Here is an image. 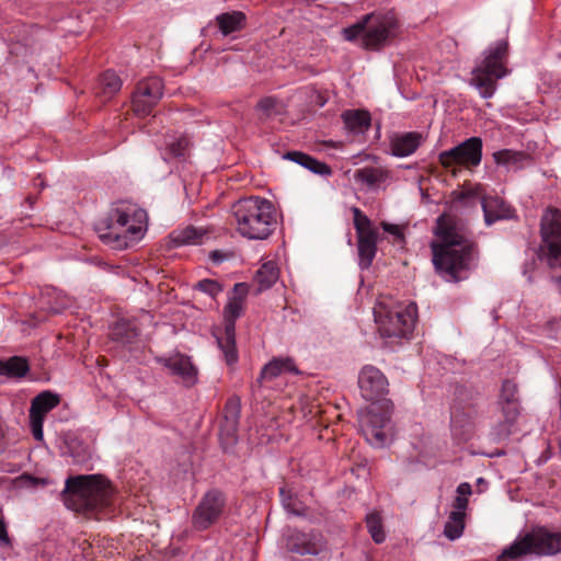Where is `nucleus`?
<instances>
[{
	"label": "nucleus",
	"instance_id": "bb28decb",
	"mask_svg": "<svg viewBox=\"0 0 561 561\" xmlns=\"http://www.w3.org/2000/svg\"><path fill=\"white\" fill-rule=\"evenodd\" d=\"M206 236L207 231L205 229L187 226L183 229L173 230L170 234V239L174 247L196 245L203 243Z\"/></svg>",
	"mask_w": 561,
	"mask_h": 561
},
{
	"label": "nucleus",
	"instance_id": "e433bc0d",
	"mask_svg": "<svg viewBox=\"0 0 561 561\" xmlns=\"http://www.w3.org/2000/svg\"><path fill=\"white\" fill-rule=\"evenodd\" d=\"M190 147L186 137H180L167 144V154L172 158H184Z\"/></svg>",
	"mask_w": 561,
	"mask_h": 561
},
{
	"label": "nucleus",
	"instance_id": "20e7f679",
	"mask_svg": "<svg viewBox=\"0 0 561 561\" xmlns=\"http://www.w3.org/2000/svg\"><path fill=\"white\" fill-rule=\"evenodd\" d=\"M232 217L237 231L244 238L264 240L277 226L274 205L257 196L238 201L232 206Z\"/></svg>",
	"mask_w": 561,
	"mask_h": 561
},
{
	"label": "nucleus",
	"instance_id": "8fccbe9b",
	"mask_svg": "<svg viewBox=\"0 0 561 561\" xmlns=\"http://www.w3.org/2000/svg\"><path fill=\"white\" fill-rule=\"evenodd\" d=\"M271 282L267 283H261V287L257 289V293H261L262 290H265L271 287Z\"/></svg>",
	"mask_w": 561,
	"mask_h": 561
},
{
	"label": "nucleus",
	"instance_id": "4be33fe9",
	"mask_svg": "<svg viewBox=\"0 0 561 561\" xmlns=\"http://www.w3.org/2000/svg\"><path fill=\"white\" fill-rule=\"evenodd\" d=\"M283 373L297 374L298 370L291 358H273L270 363L263 366L260 376L252 385L253 389L261 388L265 381L272 380Z\"/></svg>",
	"mask_w": 561,
	"mask_h": 561
},
{
	"label": "nucleus",
	"instance_id": "ddd939ff",
	"mask_svg": "<svg viewBox=\"0 0 561 561\" xmlns=\"http://www.w3.org/2000/svg\"><path fill=\"white\" fill-rule=\"evenodd\" d=\"M353 222L357 236V251L360 268H368L377 252L379 232L371 220L357 207L353 208Z\"/></svg>",
	"mask_w": 561,
	"mask_h": 561
},
{
	"label": "nucleus",
	"instance_id": "9d476101",
	"mask_svg": "<svg viewBox=\"0 0 561 561\" xmlns=\"http://www.w3.org/2000/svg\"><path fill=\"white\" fill-rule=\"evenodd\" d=\"M248 293V283H236L232 293L229 295L228 304L224 309L225 334L217 340L228 365H232L238 360V352L236 347V320L243 312Z\"/></svg>",
	"mask_w": 561,
	"mask_h": 561
},
{
	"label": "nucleus",
	"instance_id": "72a5a7b5",
	"mask_svg": "<svg viewBox=\"0 0 561 561\" xmlns=\"http://www.w3.org/2000/svg\"><path fill=\"white\" fill-rule=\"evenodd\" d=\"M465 513L451 512L445 525L444 534L447 538L455 540L462 535L465 528Z\"/></svg>",
	"mask_w": 561,
	"mask_h": 561
},
{
	"label": "nucleus",
	"instance_id": "b1692460",
	"mask_svg": "<svg viewBox=\"0 0 561 561\" xmlns=\"http://www.w3.org/2000/svg\"><path fill=\"white\" fill-rule=\"evenodd\" d=\"M240 417V401L238 398H230L222 411V421L220 424V436H226L234 440Z\"/></svg>",
	"mask_w": 561,
	"mask_h": 561
},
{
	"label": "nucleus",
	"instance_id": "5701e85b",
	"mask_svg": "<svg viewBox=\"0 0 561 561\" xmlns=\"http://www.w3.org/2000/svg\"><path fill=\"white\" fill-rule=\"evenodd\" d=\"M159 362L168 367L173 375L181 377L187 386L195 382L197 370L188 357L176 354L168 358H159Z\"/></svg>",
	"mask_w": 561,
	"mask_h": 561
},
{
	"label": "nucleus",
	"instance_id": "0eeeda50",
	"mask_svg": "<svg viewBox=\"0 0 561 561\" xmlns=\"http://www.w3.org/2000/svg\"><path fill=\"white\" fill-rule=\"evenodd\" d=\"M561 552V533L535 527L505 547L496 561H520L528 556H553Z\"/></svg>",
	"mask_w": 561,
	"mask_h": 561
},
{
	"label": "nucleus",
	"instance_id": "a18cd8bd",
	"mask_svg": "<svg viewBox=\"0 0 561 561\" xmlns=\"http://www.w3.org/2000/svg\"><path fill=\"white\" fill-rule=\"evenodd\" d=\"M103 270H108L116 277H125V270L119 266H112L106 263H100Z\"/></svg>",
	"mask_w": 561,
	"mask_h": 561
},
{
	"label": "nucleus",
	"instance_id": "f03ea898",
	"mask_svg": "<svg viewBox=\"0 0 561 561\" xmlns=\"http://www.w3.org/2000/svg\"><path fill=\"white\" fill-rule=\"evenodd\" d=\"M114 488L101 474H81L66 480L62 497L65 505L88 518L102 519L112 505Z\"/></svg>",
	"mask_w": 561,
	"mask_h": 561
},
{
	"label": "nucleus",
	"instance_id": "7c9ffc66",
	"mask_svg": "<svg viewBox=\"0 0 561 561\" xmlns=\"http://www.w3.org/2000/svg\"><path fill=\"white\" fill-rule=\"evenodd\" d=\"M219 30L224 35H229L243 27L245 15L242 12L233 11L219 14L217 18Z\"/></svg>",
	"mask_w": 561,
	"mask_h": 561
},
{
	"label": "nucleus",
	"instance_id": "412c9836",
	"mask_svg": "<svg viewBox=\"0 0 561 561\" xmlns=\"http://www.w3.org/2000/svg\"><path fill=\"white\" fill-rule=\"evenodd\" d=\"M482 209L488 226L494 224L496 220L510 219L514 215V209L499 196L483 197Z\"/></svg>",
	"mask_w": 561,
	"mask_h": 561
},
{
	"label": "nucleus",
	"instance_id": "aec40b11",
	"mask_svg": "<svg viewBox=\"0 0 561 561\" xmlns=\"http://www.w3.org/2000/svg\"><path fill=\"white\" fill-rule=\"evenodd\" d=\"M139 336V328L135 320L121 318L110 329V337L122 346H131Z\"/></svg>",
	"mask_w": 561,
	"mask_h": 561
},
{
	"label": "nucleus",
	"instance_id": "49530a36",
	"mask_svg": "<svg viewBox=\"0 0 561 561\" xmlns=\"http://www.w3.org/2000/svg\"><path fill=\"white\" fill-rule=\"evenodd\" d=\"M468 506V499L465 496H457L454 501V512H463Z\"/></svg>",
	"mask_w": 561,
	"mask_h": 561
},
{
	"label": "nucleus",
	"instance_id": "de8ad7c7",
	"mask_svg": "<svg viewBox=\"0 0 561 561\" xmlns=\"http://www.w3.org/2000/svg\"><path fill=\"white\" fill-rule=\"evenodd\" d=\"M9 543H10V538L8 536L7 527H5V524L2 519V517L0 516V545H9Z\"/></svg>",
	"mask_w": 561,
	"mask_h": 561
},
{
	"label": "nucleus",
	"instance_id": "f704fd0d",
	"mask_svg": "<svg viewBox=\"0 0 561 561\" xmlns=\"http://www.w3.org/2000/svg\"><path fill=\"white\" fill-rule=\"evenodd\" d=\"M366 526L376 543H381L385 540L386 535L382 529L381 517L377 512L370 513L366 516Z\"/></svg>",
	"mask_w": 561,
	"mask_h": 561
},
{
	"label": "nucleus",
	"instance_id": "6e6552de",
	"mask_svg": "<svg viewBox=\"0 0 561 561\" xmlns=\"http://www.w3.org/2000/svg\"><path fill=\"white\" fill-rule=\"evenodd\" d=\"M539 257L553 272L552 280H561V211L548 209L540 225Z\"/></svg>",
	"mask_w": 561,
	"mask_h": 561
},
{
	"label": "nucleus",
	"instance_id": "c03bdc74",
	"mask_svg": "<svg viewBox=\"0 0 561 561\" xmlns=\"http://www.w3.org/2000/svg\"><path fill=\"white\" fill-rule=\"evenodd\" d=\"M276 100L274 98L267 96L262 99L257 103V108L263 112V114L267 117L271 116L273 110L275 108Z\"/></svg>",
	"mask_w": 561,
	"mask_h": 561
},
{
	"label": "nucleus",
	"instance_id": "2f4dec72",
	"mask_svg": "<svg viewBox=\"0 0 561 561\" xmlns=\"http://www.w3.org/2000/svg\"><path fill=\"white\" fill-rule=\"evenodd\" d=\"M343 119L348 129L360 133L370 126V115L366 111H346L343 113Z\"/></svg>",
	"mask_w": 561,
	"mask_h": 561
},
{
	"label": "nucleus",
	"instance_id": "473e14b6",
	"mask_svg": "<svg viewBox=\"0 0 561 561\" xmlns=\"http://www.w3.org/2000/svg\"><path fill=\"white\" fill-rule=\"evenodd\" d=\"M493 158L497 164L519 167L525 160H527L528 154L523 151L503 149L494 152Z\"/></svg>",
	"mask_w": 561,
	"mask_h": 561
},
{
	"label": "nucleus",
	"instance_id": "dca6fc26",
	"mask_svg": "<svg viewBox=\"0 0 561 561\" xmlns=\"http://www.w3.org/2000/svg\"><path fill=\"white\" fill-rule=\"evenodd\" d=\"M388 379L373 365H365L358 374V387L367 401H377L388 393Z\"/></svg>",
	"mask_w": 561,
	"mask_h": 561
},
{
	"label": "nucleus",
	"instance_id": "a19ab883",
	"mask_svg": "<svg viewBox=\"0 0 561 561\" xmlns=\"http://www.w3.org/2000/svg\"><path fill=\"white\" fill-rule=\"evenodd\" d=\"M209 262L213 266H219L224 262L234 257V252L230 250H214L209 252Z\"/></svg>",
	"mask_w": 561,
	"mask_h": 561
},
{
	"label": "nucleus",
	"instance_id": "cd10ccee",
	"mask_svg": "<svg viewBox=\"0 0 561 561\" xmlns=\"http://www.w3.org/2000/svg\"><path fill=\"white\" fill-rule=\"evenodd\" d=\"M421 141L420 133L412 131L400 135L391 141L392 153L397 157L410 156L420 147Z\"/></svg>",
	"mask_w": 561,
	"mask_h": 561
},
{
	"label": "nucleus",
	"instance_id": "ea45409f",
	"mask_svg": "<svg viewBox=\"0 0 561 561\" xmlns=\"http://www.w3.org/2000/svg\"><path fill=\"white\" fill-rule=\"evenodd\" d=\"M513 424L514 423H508L507 421L503 420L500 421L497 424L493 425L491 431L493 439L502 440L507 438L512 432Z\"/></svg>",
	"mask_w": 561,
	"mask_h": 561
},
{
	"label": "nucleus",
	"instance_id": "603ef678",
	"mask_svg": "<svg viewBox=\"0 0 561 561\" xmlns=\"http://www.w3.org/2000/svg\"><path fill=\"white\" fill-rule=\"evenodd\" d=\"M128 277L131 278V280H136L135 276H128Z\"/></svg>",
	"mask_w": 561,
	"mask_h": 561
},
{
	"label": "nucleus",
	"instance_id": "79ce46f5",
	"mask_svg": "<svg viewBox=\"0 0 561 561\" xmlns=\"http://www.w3.org/2000/svg\"><path fill=\"white\" fill-rule=\"evenodd\" d=\"M501 405L504 420L508 423H515L519 415L518 402H505L501 403Z\"/></svg>",
	"mask_w": 561,
	"mask_h": 561
},
{
	"label": "nucleus",
	"instance_id": "3c124183",
	"mask_svg": "<svg viewBox=\"0 0 561 561\" xmlns=\"http://www.w3.org/2000/svg\"><path fill=\"white\" fill-rule=\"evenodd\" d=\"M209 283H202V282H198L196 284V287H198L199 289H204L206 285H208Z\"/></svg>",
	"mask_w": 561,
	"mask_h": 561
},
{
	"label": "nucleus",
	"instance_id": "37998d69",
	"mask_svg": "<svg viewBox=\"0 0 561 561\" xmlns=\"http://www.w3.org/2000/svg\"><path fill=\"white\" fill-rule=\"evenodd\" d=\"M381 228L383 229V231L393 236L394 243H402L404 241V234L402 232V229L398 225L382 221Z\"/></svg>",
	"mask_w": 561,
	"mask_h": 561
},
{
	"label": "nucleus",
	"instance_id": "6ab92c4d",
	"mask_svg": "<svg viewBox=\"0 0 561 561\" xmlns=\"http://www.w3.org/2000/svg\"><path fill=\"white\" fill-rule=\"evenodd\" d=\"M478 409L472 403H457L451 410V433L458 442H465L473 433Z\"/></svg>",
	"mask_w": 561,
	"mask_h": 561
},
{
	"label": "nucleus",
	"instance_id": "2eb2a0df",
	"mask_svg": "<svg viewBox=\"0 0 561 561\" xmlns=\"http://www.w3.org/2000/svg\"><path fill=\"white\" fill-rule=\"evenodd\" d=\"M389 422L390 416L386 411L371 408L360 416L359 426L366 440L376 447H380L387 442L388 437L385 428Z\"/></svg>",
	"mask_w": 561,
	"mask_h": 561
},
{
	"label": "nucleus",
	"instance_id": "864d4df0",
	"mask_svg": "<svg viewBox=\"0 0 561 561\" xmlns=\"http://www.w3.org/2000/svg\"><path fill=\"white\" fill-rule=\"evenodd\" d=\"M202 280L207 282V280H210V279H209V278H207V277H205V278H203Z\"/></svg>",
	"mask_w": 561,
	"mask_h": 561
},
{
	"label": "nucleus",
	"instance_id": "393cba45",
	"mask_svg": "<svg viewBox=\"0 0 561 561\" xmlns=\"http://www.w3.org/2000/svg\"><path fill=\"white\" fill-rule=\"evenodd\" d=\"M284 158L290 160L314 174L329 176L332 174V169L324 162L317 160L308 153L301 151H288L284 154Z\"/></svg>",
	"mask_w": 561,
	"mask_h": 561
},
{
	"label": "nucleus",
	"instance_id": "1a4fd4ad",
	"mask_svg": "<svg viewBox=\"0 0 561 561\" xmlns=\"http://www.w3.org/2000/svg\"><path fill=\"white\" fill-rule=\"evenodd\" d=\"M507 53V43L499 42L490 49L482 62L471 71L470 84L474 87L483 99L493 96L496 89V80L506 75L503 59Z\"/></svg>",
	"mask_w": 561,
	"mask_h": 561
},
{
	"label": "nucleus",
	"instance_id": "c9c22d12",
	"mask_svg": "<svg viewBox=\"0 0 561 561\" xmlns=\"http://www.w3.org/2000/svg\"><path fill=\"white\" fill-rule=\"evenodd\" d=\"M280 277L278 264L275 261H266L256 271L254 280H278Z\"/></svg>",
	"mask_w": 561,
	"mask_h": 561
},
{
	"label": "nucleus",
	"instance_id": "f3484780",
	"mask_svg": "<svg viewBox=\"0 0 561 561\" xmlns=\"http://www.w3.org/2000/svg\"><path fill=\"white\" fill-rule=\"evenodd\" d=\"M286 548L300 556H319L327 550V540L319 531L293 530L286 538Z\"/></svg>",
	"mask_w": 561,
	"mask_h": 561
},
{
	"label": "nucleus",
	"instance_id": "7ed1b4c3",
	"mask_svg": "<svg viewBox=\"0 0 561 561\" xmlns=\"http://www.w3.org/2000/svg\"><path fill=\"white\" fill-rule=\"evenodd\" d=\"M145 209L135 204L122 203L112 208L96 227L100 239L114 250H124L136 244L147 228Z\"/></svg>",
	"mask_w": 561,
	"mask_h": 561
},
{
	"label": "nucleus",
	"instance_id": "39448f33",
	"mask_svg": "<svg viewBox=\"0 0 561 561\" xmlns=\"http://www.w3.org/2000/svg\"><path fill=\"white\" fill-rule=\"evenodd\" d=\"M398 32L399 22L393 12H373L343 28V36L348 42L358 41L365 49L380 50L397 37Z\"/></svg>",
	"mask_w": 561,
	"mask_h": 561
},
{
	"label": "nucleus",
	"instance_id": "c85d7f7f",
	"mask_svg": "<svg viewBox=\"0 0 561 561\" xmlns=\"http://www.w3.org/2000/svg\"><path fill=\"white\" fill-rule=\"evenodd\" d=\"M122 88V80L112 70H106L102 73L99 79L96 89V95L102 99L103 102L108 101L116 94Z\"/></svg>",
	"mask_w": 561,
	"mask_h": 561
},
{
	"label": "nucleus",
	"instance_id": "58836bf2",
	"mask_svg": "<svg viewBox=\"0 0 561 561\" xmlns=\"http://www.w3.org/2000/svg\"><path fill=\"white\" fill-rule=\"evenodd\" d=\"M517 386L512 380H504L502 383L500 403L518 402L516 398Z\"/></svg>",
	"mask_w": 561,
	"mask_h": 561
},
{
	"label": "nucleus",
	"instance_id": "4c0bfd02",
	"mask_svg": "<svg viewBox=\"0 0 561 561\" xmlns=\"http://www.w3.org/2000/svg\"><path fill=\"white\" fill-rule=\"evenodd\" d=\"M279 495L284 507L293 513L299 515L301 513V503L295 499L290 492L286 491L285 488L279 489Z\"/></svg>",
	"mask_w": 561,
	"mask_h": 561
},
{
	"label": "nucleus",
	"instance_id": "c756f323",
	"mask_svg": "<svg viewBox=\"0 0 561 561\" xmlns=\"http://www.w3.org/2000/svg\"><path fill=\"white\" fill-rule=\"evenodd\" d=\"M28 369V363L24 357L13 356L5 360L0 359V376L21 378L27 374Z\"/></svg>",
	"mask_w": 561,
	"mask_h": 561
},
{
	"label": "nucleus",
	"instance_id": "423d86ee",
	"mask_svg": "<svg viewBox=\"0 0 561 561\" xmlns=\"http://www.w3.org/2000/svg\"><path fill=\"white\" fill-rule=\"evenodd\" d=\"M375 322L383 337L409 339L417 321V307L380 295L374 307Z\"/></svg>",
	"mask_w": 561,
	"mask_h": 561
},
{
	"label": "nucleus",
	"instance_id": "9b49d317",
	"mask_svg": "<svg viewBox=\"0 0 561 561\" xmlns=\"http://www.w3.org/2000/svg\"><path fill=\"white\" fill-rule=\"evenodd\" d=\"M482 140L479 137H470L458 146L442 151L438 154L440 165L449 171L454 176L457 175L461 167L471 169L481 163Z\"/></svg>",
	"mask_w": 561,
	"mask_h": 561
},
{
	"label": "nucleus",
	"instance_id": "4468645a",
	"mask_svg": "<svg viewBox=\"0 0 561 561\" xmlns=\"http://www.w3.org/2000/svg\"><path fill=\"white\" fill-rule=\"evenodd\" d=\"M162 89V81L158 77L140 81L133 96V110L135 114L138 116L149 115L161 99Z\"/></svg>",
	"mask_w": 561,
	"mask_h": 561
},
{
	"label": "nucleus",
	"instance_id": "a878e982",
	"mask_svg": "<svg viewBox=\"0 0 561 561\" xmlns=\"http://www.w3.org/2000/svg\"><path fill=\"white\" fill-rule=\"evenodd\" d=\"M390 175V172L380 165L359 168L354 172V180L369 188L380 186Z\"/></svg>",
	"mask_w": 561,
	"mask_h": 561
},
{
	"label": "nucleus",
	"instance_id": "f8f14e48",
	"mask_svg": "<svg viewBox=\"0 0 561 561\" xmlns=\"http://www.w3.org/2000/svg\"><path fill=\"white\" fill-rule=\"evenodd\" d=\"M227 497L217 489L207 491L194 508L191 517L193 529L203 531L217 524L226 512Z\"/></svg>",
	"mask_w": 561,
	"mask_h": 561
},
{
	"label": "nucleus",
	"instance_id": "f257e3e1",
	"mask_svg": "<svg viewBox=\"0 0 561 561\" xmlns=\"http://www.w3.org/2000/svg\"><path fill=\"white\" fill-rule=\"evenodd\" d=\"M435 233L439 242H433L431 248L434 266L439 273L458 280L460 274L476 268L478 245L466 237L456 218L446 214L439 216Z\"/></svg>",
	"mask_w": 561,
	"mask_h": 561
},
{
	"label": "nucleus",
	"instance_id": "a211bd4d",
	"mask_svg": "<svg viewBox=\"0 0 561 561\" xmlns=\"http://www.w3.org/2000/svg\"><path fill=\"white\" fill-rule=\"evenodd\" d=\"M59 401L58 394L50 391H43L32 400L30 408V426L33 437L36 440H43L44 420L47 413L58 405Z\"/></svg>",
	"mask_w": 561,
	"mask_h": 561
},
{
	"label": "nucleus",
	"instance_id": "09e8293b",
	"mask_svg": "<svg viewBox=\"0 0 561 561\" xmlns=\"http://www.w3.org/2000/svg\"><path fill=\"white\" fill-rule=\"evenodd\" d=\"M457 493H458V496L467 497L468 495L471 494V485L467 482L460 483L457 488Z\"/></svg>",
	"mask_w": 561,
	"mask_h": 561
}]
</instances>
